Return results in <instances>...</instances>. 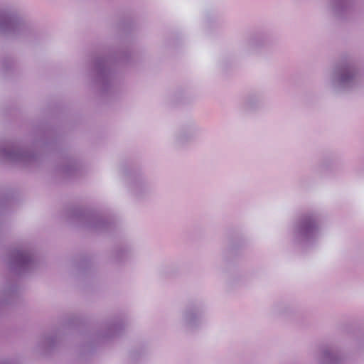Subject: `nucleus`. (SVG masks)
Here are the masks:
<instances>
[{"mask_svg":"<svg viewBox=\"0 0 364 364\" xmlns=\"http://www.w3.org/2000/svg\"><path fill=\"white\" fill-rule=\"evenodd\" d=\"M77 171L78 166L77 162L71 158L63 159L56 169L57 173L64 178L75 176L77 175Z\"/></svg>","mask_w":364,"mask_h":364,"instance_id":"2eb2a0df","label":"nucleus"},{"mask_svg":"<svg viewBox=\"0 0 364 364\" xmlns=\"http://www.w3.org/2000/svg\"><path fill=\"white\" fill-rule=\"evenodd\" d=\"M8 263L10 269L17 274L28 273L37 266L32 248L27 243L21 244L10 251Z\"/></svg>","mask_w":364,"mask_h":364,"instance_id":"423d86ee","label":"nucleus"},{"mask_svg":"<svg viewBox=\"0 0 364 364\" xmlns=\"http://www.w3.org/2000/svg\"><path fill=\"white\" fill-rule=\"evenodd\" d=\"M330 6L333 14L340 19H346L350 15L352 7V0H330Z\"/></svg>","mask_w":364,"mask_h":364,"instance_id":"ddd939ff","label":"nucleus"},{"mask_svg":"<svg viewBox=\"0 0 364 364\" xmlns=\"http://www.w3.org/2000/svg\"><path fill=\"white\" fill-rule=\"evenodd\" d=\"M38 145H39V142H36L33 144V148L36 149L38 146Z\"/></svg>","mask_w":364,"mask_h":364,"instance_id":"b1692460","label":"nucleus"},{"mask_svg":"<svg viewBox=\"0 0 364 364\" xmlns=\"http://www.w3.org/2000/svg\"><path fill=\"white\" fill-rule=\"evenodd\" d=\"M127 188L134 196L143 198L151 191V186L146 178L141 175H133L128 178Z\"/></svg>","mask_w":364,"mask_h":364,"instance_id":"9b49d317","label":"nucleus"},{"mask_svg":"<svg viewBox=\"0 0 364 364\" xmlns=\"http://www.w3.org/2000/svg\"><path fill=\"white\" fill-rule=\"evenodd\" d=\"M276 37L267 31H255L252 36V55H261L275 44Z\"/></svg>","mask_w":364,"mask_h":364,"instance_id":"9d476101","label":"nucleus"},{"mask_svg":"<svg viewBox=\"0 0 364 364\" xmlns=\"http://www.w3.org/2000/svg\"><path fill=\"white\" fill-rule=\"evenodd\" d=\"M72 217L82 226L94 232H100L109 228V223L99 213L77 208L73 210Z\"/></svg>","mask_w":364,"mask_h":364,"instance_id":"6e6552de","label":"nucleus"},{"mask_svg":"<svg viewBox=\"0 0 364 364\" xmlns=\"http://www.w3.org/2000/svg\"><path fill=\"white\" fill-rule=\"evenodd\" d=\"M363 72L358 63L351 58H342L328 70L325 86L335 95L348 94L363 85Z\"/></svg>","mask_w":364,"mask_h":364,"instance_id":"f03ea898","label":"nucleus"},{"mask_svg":"<svg viewBox=\"0 0 364 364\" xmlns=\"http://www.w3.org/2000/svg\"><path fill=\"white\" fill-rule=\"evenodd\" d=\"M130 252H131L130 247H119L115 251V255H116V257L119 260H122L124 258L127 257L129 256V255L130 254Z\"/></svg>","mask_w":364,"mask_h":364,"instance_id":"aec40b11","label":"nucleus"},{"mask_svg":"<svg viewBox=\"0 0 364 364\" xmlns=\"http://www.w3.org/2000/svg\"><path fill=\"white\" fill-rule=\"evenodd\" d=\"M297 309L293 304L279 301L274 302L271 307V313L274 316L289 317L296 314Z\"/></svg>","mask_w":364,"mask_h":364,"instance_id":"4468645a","label":"nucleus"},{"mask_svg":"<svg viewBox=\"0 0 364 364\" xmlns=\"http://www.w3.org/2000/svg\"><path fill=\"white\" fill-rule=\"evenodd\" d=\"M16 291L17 287L16 286H11L5 289L3 292L4 299L0 300V306H1L3 304L9 303V299L16 295Z\"/></svg>","mask_w":364,"mask_h":364,"instance_id":"a211bd4d","label":"nucleus"},{"mask_svg":"<svg viewBox=\"0 0 364 364\" xmlns=\"http://www.w3.org/2000/svg\"><path fill=\"white\" fill-rule=\"evenodd\" d=\"M333 161L331 156H325L320 161L318 167L321 171L328 169L333 164Z\"/></svg>","mask_w":364,"mask_h":364,"instance_id":"412c9836","label":"nucleus"},{"mask_svg":"<svg viewBox=\"0 0 364 364\" xmlns=\"http://www.w3.org/2000/svg\"><path fill=\"white\" fill-rule=\"evenodd\" d=\"M322 235V215L316 210L301 213L293 220L289 228L292 245L303 251L316 247Z\"/></svg>","mask_w":364,"mask_h":364,"instance_id":"f257e3e1","label":"nucleus"},{"mask_svg":"<svg viewBox=\"0 0 364 364\" xmlns=\"http://www.w3.org/2000/svg\"><path fill=\"white\" fill-rule=\"evenodd\" d=\"M205 305L202 301H190L181 311L179 325L187 331L200 328L204 322Z\"/></svg>","mask_w":364,"mask_h":364,"instance_id":"0eeeda50","label":"nucleus"},{"mask_svg":"<svg viewBox=\"0 0 364 364\" xmlns=\"http://www.w3.org/2000/svg\"><path fill=\"white\" fill-rule=\"evenodd\" d=\"M124 328V323L122 321H114L106 323L102 331L97 335V340L105 341L114 338L120 334Z\"/></svg>","mask_w":364,"mask_h":364,"instance_id":"f8f14e48","label":"nucleus"},{"mask_svg":"<svg viewBox=\"0 0 364 364\" xmlns=\"http://www.w3.org/2000/svg\"><path fill=\"white\" fill-rule=\"evenodd\" d=\"M112 58L99 57L94 64L95 83L103 94L112 93L117 85Z\"/></svg>","mask_w":364,"mask_h":364,"instance_id":"39448f33","label":"nucleus"},{"mask_svg":"<svg viewBox=\"0 0 364 364\" xmlns=\"http://www.w3.org/2000/svg\"><path fill=\"white\" fill-rule=\"evenodd\" d=\"M35 33L33 23L25 17L16 2L9 1L0 7V33L31 38Z\"/></svg>","mask_w":364,"mask_h":364,"instance_id":"7ed1b4c3","label":"nucleus"},{"mask_svg":"<svg viewBox=\"0 0 364 364\" xmlns=\"http://www.w3.org/2000/svg\"><path fill=\"white\" fill-rule=\"evenodd\" d=\"M264 101L262 97L259 96L254 95L252 97V112L259 110V109L264 107Z\"/></svg>","mask_w":364,"mask_h":364,"instance_id":"6ab92c4d","label":"nucleus"},{"mask_svg":"<svg viewBox=\"0 0 364 364\" xmlns=\"http://www.w3.org/2000/svg\"><path fill=\"white\" fill-rule=\"evenodd\" d=\"M140 356L141 353L136 350H133L129 353V359L132 362H134Z\"/></svg>","mask_w":364,"mask_h":364,"instance_id":"4be33fe9","label":"nucleus"},{"mask_svg":"<svg viewBox=\"0 0 364 364\" xmlns=\"http://www.w3.org/2000/svg\"><path fill=\"white\" fill-rule=\"evenodd\" d=\"M59 339L60 338L57 333L46 335L41 338L39 347L46 351L50 350L55 347Z\"/></svg>","mask_w":364,"mask_h":364,"instance_id":"f3484780","label":"nucleus"},{"mask_svg":"<svg viewBox=\"0 0 364 364\" xmlns=\"http://www.w3.org/2000/svg\"><path fill=\"white\" fill-rule=\"evenodd\" d=\"M201 129L193 122L182 124L173 134V142L181 146L196 140L200 134Z\"/></svg>","mask_w":364,"mask_h":364,"instance_id":"1a4fd4ad","label":"nucleus"},{"mask_svg":"<svg viewBox=\"0 0 364 364\" xmlns=\"http://www.w3.org/2000/svg\"><path fill=\"white\" fill-rule=\"evenodd\" d=\"M127 57V53L124 52H121L119 55H116L114 58V60H122L124 58Z\"/></svg>","mask_w":364,"mask_h":364,"instance_id":"5701e85b","label":"nucleus"},{"mask_svg":"<svg viewBox=\"0 0 364 364\" xmlns=\"http://www.w3.org/2000/svg\"><path fill=\"white\" fill-rule=\"evenodd\" d=\"M38 159L36 153H31L19 141L6 140L0 142V160L28 166L36 163Z\"/></svg>","mask_w":364,"mask_h":364,"instance_id":"20e7f679","label":"nucleus"},{"mask_svg":"<svg viewBox=\"0 0 364 364\" xmlns=\"http://www.w3.org/2000/svg\"><path fill=\"white\" fill-rule=\"evenodd\" d=\"M318 364H343V360L328 348L321 350L318 358Z\"/></svg>","mask_w":364,"mask_h":364,"instance_id":"dca6fc26","label":"nucleus"}]
</instances>
